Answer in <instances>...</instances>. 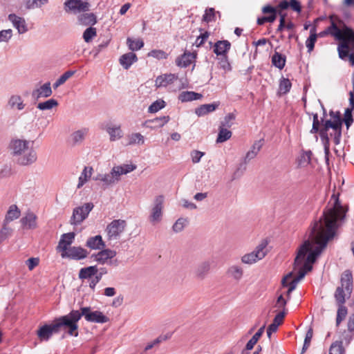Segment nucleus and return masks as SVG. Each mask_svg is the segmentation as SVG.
I'll return each mask as SVG.
<instances>
[{
  "instance_id": "f257e3e1",
  "label": "nucleus",
  "mask_w": 354,
  "mask_h": 354,
  "mask_svg": "<svg viewBox=\"0 0 354 354\" xmlns=\"http://www.w3.org/2000/svg\"><path fill=\"white\" fill-rule=\"evenodd\" d=\"M346 216V210L338 198H335L332 205H328L324 210L319 220L315 223L310 233L312 240L317 245L313 248V243L305 241L298 248L294 261V270L299 268L298 275L290 283L287 281L292 277V272H289L281 281L283 286H288L287 296L290 297L291 292L296 288L299 281L308 272L313 269L312 264L316 261L329 241L337 234Z\"/></svg>"
},
{
  "instance_id": "f03ea898",
  "label": "nucleus",
  "mask_w": 354,
  "mask_h": 354,
  "mask_svg": "<svg viewBox=\"0 0 354 354\" xmlns=\"http://www.w3.org/2000/svg\"><path fill=\"white\" fill-rule=\"evenodd\" d=\"M11 154L16 157L17 162L23 166L33 164L37 159V153L30 147V141L12 139L9 144Z\"/></svg>"
},
{
  "instance_id": "7ed1b4c3",
  "label": "nucleus",
  "mask_w": 354,
  "mask_h": 354,
  "mask_svg": "<svg viewBox=\"0 0 354 354\" xmlns=\"http://www.w3.org/2000/svg\"><path fill=\"white\" fill-rule=\"evenodd\" d=\"M81 319L79 310H71L68 315L61 316L53 320L54 328L59 333L62 328H68V334L71 336H78L77 322Z\"/></svg>"
},
{
  "instance_id": "20e7f679",
  "label": "nucleus",
  "mask_w": 354,
  "mask_h": 354,
  "mask_svg": "<svg viewBox=\"0 0 354 354\" xmlns=\"http://www.w3.org/2000/svg\"><path fill=\"white\" fill-rule=\"evenodd\" d=\"M136 168V165L128 164L115 166L112 168L110 173L104 174H100L93 179L102 182L105 187H109L117 183L120 180L122 175L130 173L135 170Z\"/></svg>"
},
{
  "instance_id": "39448f33",
  "label": "nucleus",
  "mask_w": 354,
  "mask_h": 354,
  "mask_svg": "<svg viewBox=\"0 0 354 354\" xmlns=\"http://www.w3.org/2000/svg\"><path fill=\"white\" fill-rule=\"evenodd\" d=\"M127 226V221L123 219H114L109 223L105 229L107 240L118 241L124 234Z\"/></svg>"
},
{
  "instance_id": "423d86ee",
  "label": "nucleus",
  "mask_w": 354,
  "mask_h": 354,
  "mask_svg": "<svg viewBox=\"0 0 354 354\" xmlns=\"http://www.w3.org/2000/svg\"><path fill=\"white\" fill-rule=\"evenodd\" d=\"M94 205L92 203H84L73 209L70 223L73 225H80L88 216Z\"/></svg>"
},
{
  "instance_id": "0eeeda50",
  "label": "nucleus",
  "mask_w": 354,
  "mask_h": 354,
  "mask_svg": "<svg viewBox=\"0 0 354 354\" xmlns=\"http://www.w3.org/2000/svg\"><path fill=\"white\" fill-rule=\"evenodd\" d=\"M116 254L115 250L103 248L100 252L92 254L91 258L100 265L117 266V260H112Z\"/></svg>"
},
{
  "instance_id": "6e6552de",
  "label": "nucleus",
  "mask_w": 354,
  "mask_h": 354,
  "mask_svg": "<svg viewBox=\"0 0 354 354\" xmlns=\"http://www.w3.org/2000/svg\"><path fill=\"white\" fill-rule=\"evenodd\" d=\"M80 315H81V317L84 316L85 319L90 322L104 324L109 321V318L102 312L98 310L92 312L89 307L82 308Z\"/></svg>"
},
{
  "instance_id": "1a4fd4ad",
  "label": "nucleus",
  "mask_w": 354,
  "mask_h": 354,
  "mask_svg": "<svg viewBox=\"0 0 354 354\" xmlns=\"http://www.w3.org/2000/svg\"><path fill=\"white\" fill-rule=\"evenodd\" d=\"M163 203L164 197L162 196L156 197L149 216V221L153 225L159 223L162 219Z\"/></svg>"
},
{
  "instance_id": "9d476101",
  "label": "nucleus",
  "mask_w": 354,
  "mask_h": 354,
  "mask_svg": "<svg viewBox=\"0 0 354 354\" xmlns=\"http://www.w3.org/2000/svg\"><path fill=\"white\" fill-rule=\"evenodd\" d=\"M88 255L86 250L82 247H70L67 252H62V258H69L71 259L81 260L85 259Z\"/></svg>"
},
{
  "instance_id": "9b49d317",
  "label": "nucleus",
  "mask_w": 354,
  "mask_h": 354,
  "mask_svg": "<svg viewBox=\"0 0 354 354\" xmlns=\"http://www.w3.org/2000/svg\"><path fill=\"white\" fill-rule=\"evenodd\" d=\"M65 6L74 13L86 12L89 10V3L84 0H67Z\"/></svg>"
},
{
  "instance_id": "f8f14e48",
  "label": "nucleus",
  "mask_w": 354,
  "mask_h": 354,
  "mask_svg": "<svg viewBox=\"0 0 354 354\" xmlns=\"http://www.w3.org/2000/svg\"><path fill=\"white\" fill-rule=\"evenodd\" d=\"M37 216L32 211H27L20 219V223L24 229L34 230L37 227Z\"/></svg>"
},
{
  "instance_id": "ddd939ff",
  "label": "nucleus",
  "mask_w": 354,
  "mask_h": 354,
  "mask_svg": "<svg viewBox=\"0 0 354 354\" xmlns=\"http://www.w3.org/2000/svg\"><path fill=\"white\" fill-rule=\"evenodd\" d=\"M212 262L210 260H205L201 262L194 270V276L197 279L203 280L209 274Z\"/></svg>"
},
{
  "instance_id": "4468645a",
  "label": "nucleus",
  "mask_w": 354,
  "mask_h": 354,
  "mask_svg": "<svg viewBox=\"0 0 354 354\" xmlns=\"http://www.w3.org/2000/svg\"><path fill=\"white\" fill-rule=\"evenodd\" d=\"M53 322L50 324H45L41 326L37 332V335L40 341H48L52 337L53 333H57V329L54 328Z\"/></svg>"
},
{
  "instance_id": "2eb2a0df",
  "label": "nucleus",
  "mask_w": 354,
  "mask_h": 354,
  "mask_svg": "<svg viewBox=\"0 0 354 354\" xmlns=\"http://www.w3.org/2000/svg\"><path fill=\"white\" fill-rule=\"evenodd\" d=\"M8 19L12 22L13 26L17 30L19 34H24L28 31L27 25L23 17H19L15 14H10Z\"/></svg>"
},
{
  "instance_id": "dca6fc26",
  "label": "nucleus",
  "mask_w": 354,
  "mask_h": 354,
  "mask_svg": "<svg viewBox=\"0 0 354 354\" xmlns=\"http://www.w3.org/2000/svg\"><path fill=\"white\" fill-rule=\"evenodd\" d=\"M323 122V127L319 130V136L322 141L324 145V150L326 153H328V145H329V137L328 135V129H333V125L329 121H324V118H322Z\"/></svg>"
},
{
  "instance_id": "f3484780",
  "label": "nucleus",
  "mask_w": 354,
  "mask_h": 354,
  "mask_svg": "<svg viewBox=\"0 0 354 354\" xmlns=\"http://www.w3.org/2000/svg\"><path fill=\"white\" fill-rule=\"evenodd\" d=\"M231 48V43L228 40H218L213 46L214 53L218 57L227 55Z\"/></svg>"
},
{
  "instance_id": "a211bd4d",
  "label": "nucleus",
  "mask_w": 354,
  "mask_h": 354,
  "mask_svg": "<svg viewBox=\"0 0 354 354\" xmlns=\"http://www.w3.org/2000/svg\"><path fill=\"white\" fill-rule=\"evenodd\" d=\"M52 93L53 91L50 87V83L48 82L39 88L35 89L32 93V95L35 99L38 100L41 97H48Z\"/></svg>"
},
{
  "instance_id": "6ab92c4d",
  "label": "nucleus",
  "mask_w": 354,
  "mask_h": 354,
  "mask_svg": "<svg viewBox=\"0 0 354 354\" xmlns=\"http://www.w3.org/2000/svg\"><path fill=\"white\" fill-rule=\"evenodd\" d=\"M86 246L91 250H102L105 248L106 245L101 235L89 237L86 242Z\"/></svg>"
},
{
  "instance_id": "aec40b11",
  "label": "nucleus",
  "mask_w": 354,
  "mask_h": 354,
  "mask_svg": "<svg viewBox=\"0 0 354 354\" xmlns=\"http://www.w3.org/2000/svg\"><path fill=\"white\" fill-rule=\"evenodd\" d=\"M74 239L75 234L73 232L62 234L59 241L57 248L61 250L62 252H67L69 248L68 246L73 243Z\"/></svg>"
},
{
  "instance_id": "412c9836",
  "label": "nucleus",
  "mask_w": 354,
  "mask_h": 354,
  "mask_svg": "<svg viewBox=\"0 0 354 354\" xmlns=\"http://www.w3.org/2000/svg\"><path fill=\"white\" fill-rule=\"evenodd\" d=\"M8 106L11 109H16L18 111L23 110L26 104L24 102V100L21 96L17 94L12 95L8 100Z\"/></svg>"
},
{
  "instance_id": "4be33fe9",
  "label": "nucleus",
  "mask_w": 354,
  "mask_h": 354,
  "mask_svg": "<svg viewBox=\"0 0 354 354\" xmlns=\"http://www.w3.org/2000/svg\"><path fill=\"white\" fill-rule=\"evenodd\" d=\"M268 242L266 239L261 240V241L257 245L254 250L251 252L252 254H254V257L257 258L258 261L263 259L268 253Z\"/></svg>"
},
{
  "instance_id": "5701e85b",
  "label": "nucleus",
  "mask_w": 354,
  "mask_h": 354,
  "mask_svg": "<svg viewBox=\"0 0 354 354\" xmlns=\"http://www.w3.org/2000/svg\"><path fill=\"white\" fill-rule=\"evenodd\" d=\"M353 275L349 270H345L341 277V286L351 294L353 290Z\"/></svg>"
},
{
  "instance_id": "b1692460",
  "label": "nucleus",
  "mask_w": 354,
  "mask_h": 354,
  "mask_svg": "<svg viewBox=\"0 0 354 354\" xmlns=\"http://www.w3.org/2000/svg\"><path fill=\"white\" fill-rule=\"evenodd\" d=\"M138 60L137 56L135 53L130 52L122 55L119 59L120 65L124 69H129L131 66L136 62Z\"/></svg>"
},
{
  "instance_id": "393cba45",
  "label": "nucleus",
  "mask_w": 354,
  "mask_h": 354,
  "mask_svg": "<svg viewBox=\"0 0 354 354\" xmlns=\"http://www.w3.org/2000/svg\"><path fill=\"white\" fill-rule=\"evenodd\" d=\"M176 79L177 76L171 73L160 75L156 79L155 85L156 87H165Z\"/></svg>"
},
{
  "instance_id": "a878e982",
  "label": "nucleus",
  "mask_w": 354,
  "mask_h": 354,
  "mask_svg": "<svg viewBox=\"0 0 354 354\" xmlns=\"http://www.w3.org/2000/svg\"><path fill=\"white\" fill-rule=\"evenodd\" d=\"M195 58V55L189 52H185L183 55L178 57L176 59V64L180 68H186Z\"/></svg>"
},
{
  "instance_id": "bb28decb",
  "label": "nucleus",
  "mask_w": 354,
  "mask_h": 354,
  "mask_svg": "<svg viewBox=\"0 0 354 354\" xmlns=\"http://www.w3.org/2000/svg\"><path fill=\"white\" fill-rule=\"evenodd\" d=\"M20 215L21 211L18 207L16 205H10L3 220L5 225H8L10 222L17 219Z\"/></svg>"
},
{
  "instance_id": "cd10ccee",
  "label": "nucleus",
  "mask_w": 354,
  "mask_h": 354,
  "mask_svg": "<svg viewBox=\"0 0 354 354\" xmlns=\"http://www.w3.org/2000/svg\"><path fill=\"white\" fill-rule=\"evenodd\" d=\"M98 271L97 266H90L80 270L78 277L80 279H87L93 277Z\"/></svg>"
},
{
  "instance_id": "c85d7f7f",
  "label": "nucleus",
  "mask_w": 354,
  "mask_h": 354,
  "mask_svg": "<svg viewBox=\"0 0 354 354\" xmlns=\"http://www.w3.org/2000/svg\"><path fill=\"white\" fill-rule=\"evenodd\" d=\"M218 106L219 102L203 104L201 105L198 108L196 109L195 113L198 116H203L209 113L215 111Z\"/></svg>"
},
{
  "instance_id": "c756f323",
  "label": "nucleus",
  "mask_w": 354,
  "mask_h": 354,
  "mask_svg": "<svg viewBox=\"0 0 354 354\" xmlns=\"http://www.w3.org/2000/svg\"><path fill=\"white\" fill-rule=\"evenodd\" d=\"M227 274L236 281H240L243 275V270L241 266L232 265L227 270Z\"/></svg>"
},
{
  "instance_id": "7c9ffc66",
  "label": "nucleus",
  "mask_w": 354,
  "mask_h": 354,
  "mask_svg": "<svg viewBox=\"0 0 354 354\" xmlns=\"http://www.w3.org/2000/svg\"><path fill=\"white\" fill-rule=\"evenodd\" d=\"M202 97L203 95L201 93H195L194 91H183L180 93L178 100L182 102H185L200 100Z\"/></svg>"
},
{
  "instance_id": "2f4dec72",
  "label": "nucleus",
  "mask_w": 354,
  "mask_h": 354,
  "mask_svg": "<svg viewBox=\"0 0 354 354\" xmlns=\"http://www.w3.org/2000/svg\"><path fill=\"white\" fill-rule=\"evenodd\" d=\"M93 172V168L88 167H84L82 170L79 178L78 183L77 185V189H80L83 185L88 181L91 178Z\"/></svg>"
},
{
  "instance_id": "473e14b6",
  "label": "nucleus",
  "mask_w": 354,
  "mask_h": 354,
  "mask_svg": "<svg viewBox=\"0 0 354 354\" xmlns=\"http://www.w3.org/2000/svg\"><path fill=\"white\" fill-rule=\"evenodd\" d=\"M106 131L110 136L111 141H115L122 137L120 126H106Z\"/></svg>"
},
{
  "instance_id": "72a5a7b5",
  "label": "nucleus",
  "mask_w": 354,
  "mask_h": 354,
  "mask_svg": "<svg viewBox=\"0 0 354 354\" xmlns=\"http://www.w3.org/2000/svg\"><path fill=\"white\" fill-rule=\"evenodd\" d=\"M170 118L169 116H162L156 118L153 120H149L146 122L148 127L151 128H160L162 127L165 124H166Z\"/></svg>"
},
{
  "instance_id": "f704fd0d",
  "label": "nucleus",
  "mask_w": 354,
  "mask_h": 354,
  "mask_svg": "<svg viewBox=\"0 0 354 354\" xmlns=\"http://www.w3.org/2000/svg\"><path fill=\"white\" fill-rule=\"evenodd\" d=\"M261 11L264 14H270V15L266 16L267 22L273 23L276 20L278 12L275 8L270 5H266L262 8Z\"/></svg>"
},
{
  "instance_id": "c9c22d12",
  "label": "nucleus",
  "mask_w": 354,
  "mask_h": 354,
  "mask_svg": "<svg viewBox=\"0 0 354 354\" xmlns=\"http://www.w3.org/2000/svg\"><path fill=\"white\" fill-rule=\"evenodd\" d=\"M286 61V56L278 52H275L272 57V64L279 69H283L284 68Z\"/></svg>"
},
{
  "instance_id": "e433bc0d",
  "label": "nucleus",
  "mask_w": 354,
  "mask_h": 354,
  "mask_svg": "<svg viewBox=\"0 0 354 354\" xmlns=\"http://www.w3.org/2000/svg\"><path fill=\"white\" fill-rule=\"evenodd\" d=\"M329 115L333 120H326V121H329L332 125H333L334 127H333V129H337L342 127L343 120L339 111H333L331 110L329 112Z\"/></svg>"
},
{
  "instance_id": "4c0bfd02",
  "label": "nucleus",
  "mask_w": 354,
  "mask_h": 354,
  "mask_svg": "<svg viewBox=\"0 0 354 354\" xmlns=\"http://www.w3.org/2000/svg\"><path fill=\"white\" fill-rule=\"evenodd\" d=\"M88 133V128H82L73 132L71 135V139L74 144L81 143Z\"/></svg>"
},
{
  "instance_id": "58836bf2",
  "label": "nucleus",
  "mask_w": 354,
  "mask_h": 354,
  "mask_svg": "<svg viewBox=\"0 0 354 354\" xmlns=\"http://www.w3.org/2000/svg\"><path fill=\"white\" fill-rule=\"evenodd\" d=\"M108 273V270L106 268H100L97 274H95V277L92 279L89 282V288L94 290L96 285L100 281L103 275H105Z\"/></svg>"
},
{
  "instance_id": "ea45409f",
  "label": "nucleus",
  "mask_w": 354,
  "mask_h": 354,
  "mask_svg": "<svg viewBox=\"0 0 354 354\" xmlns=\"http://www.w3.org/2000/svg\"><path fill=\"white\" fill-rule=\"evenodd\" d=\"M263 145L261 140H258L254 143V145L252 146L251 149L248 151V153L245 155V160H248L250 161V160L254 158L260 149H261Z\"/></svg>"
},
{
  "instance_id": "a19ab883",
  "label": "nucleus",
  "mask_w": 354,
  "mask_h": 354,
  "mask_svg": "<svg viewBox=\"0 0 354 354\" xmlns=\"http://www.w3.org/2000/svg\"><path fill=\"white\" fill-rule=\"evenodd\" d=\"M317 34L315 27H313L310 30V36L306 41V46L308 48V52L310 53L315 47V44L317 40Z\"/></svg>"
},
{
  "instance_id": "79ce46f5",
  "label": "nucleus",
  "mask_w": 354,
  "mask_h": 354,
  "mask_svg": "<svg viewBox=\"0 0 354 354\" xmlns=\"http://www.w3.org/2000/svg\"><path fill=\"white\" fill-rule=\"evenodd\" d=\"M265 325L262 326L258 331L252 336V337L246 344L245 348L248 351L252 350L259 339L264 332Z\"/></svg>"
},
{
  "instance_id": "37998d69",
  "label": "nucleus",
  "mask_w": 354,
  "mask_h": 354,
  "mask_svg": "<svg viewBox=\"0 0 354 354\" xmlns=\"http://www.w3.org/2000/svg\"><path fill=\"white\" fill-rule=\"evenodd\" d=\"M79 21L84 25H94L97 21L96 17L93 13L82 14L79 17Z\"/></svg>"
},
{
  "instance_id": "c03bdc74",
  "label": "nucleus",
  "mask_w": 354,
  "mask_h": 354,
  "mask_svg": "<svg viewBox=\"0 0 354 354\" xmlns=\"http://www.w3.org/2000/svg\"><path fill=\"white\" fill-rule=\"evenodd\" d=\"M58 106V102L55 99H49L45 102H39L37 104V109L41 111L50 110L54 107Z\"/></svg>"
},
{
  "instance_id": "a18cd8bd",
  "label": "nucleus",
  "mask_w": 354,
  "mask_h": 354,
  "mask_svg": "<svg viewBox=\"0 0 354 354\" xmlns=\"http://www.w3.org/2000/svg\"><path fill=\"white\" fill-rule=\"evenodd\" d=\"M232 136V132L224 128L223 127H220L219 131L218 133V137L216 138L217 143H222L227 140H229Z\"/></svg>"
},
{
  "instance_id": "49530a36",
  "label": "nucleus",
  "mask_w": 354,
  "mask_h": 354,
  "mask_svg": "<svg viewBox=\"0 0 354 354\" xmlns=\"http://www.w3.org/2000/svg\"><path fill=\"white\" fill-rule=\"evenodd\" d=\"M129 142L128 144L129 145H143L145 142L144 136L140 133H134L129 136Z\"/></svg>"
},
{
  "instance_id": "de8ad7c7",
  "label": "nucleus",
  "mask_w": 354,
  "mask_h": 354,
  "mask_svg": "<svg viewBox=\"0 0 354 354\" xmlns=\"http://www.w3.org/2000/svg\"><path fill=\"white\" fill-rule=\"evenodd\" d=\"M127 44L129 48L133 51L138 50L144 46V42L142 39H133L130 37L127 38Z\"/></svg>"
},
{
  "instance_id": "09e8293b",
  "label": "nucleus",
  "mask_w": 354,
  "mask_h": 354,
  "mask_svg": "<svg viewBox=\"0 0 354 354\" xmlns=\"http://www.w3.org/2000/svg\"><path fill=\"white\" fill-rule=\"evenodd\" d=\"M344 348L341 341L333 342L329 349V354H344Z\"/></svg>"
},
{
  "instance_id": "8fccbe9b",
  "label": "nucleus",
  "mask_w": 354,
  "mask_h": 354,
  "mask_svg": "<svg viewBox=\"0 0 354 354\" xmlns=\"http://www.w3.org/2000/svg\"><path fill=\"white\" fill-rule=\"evenodd\" d=\"M166 105L163 100L159 99L153 102L148 108V112L154 113L163 109Z\"/></svg>"
},
{
  "instance_id": "3c124183",
  "label": "nucleus",
  "mask_w": 354,
  "mask_h": 354,
  "mask_svg": "<svg viewBox=\"0 0 354 354\" xmlns=\"http://www.w3.org/2000/svg\"><path fill=\"white\" fill-rule=\"evenodd\" d=\"M48 2V0H27L26 7L28 9L40 8Z\"/></svg>"
},
{
  "instance_id": "603ef678",
  "label": "nucleus",
  "mask_w": 354,
  "mask_h": 354,
  "mask_svg": "<svg viewBox=\"0 0 354 354\" xmlns=\"http://www.w3.org/2000/svg\"><path fill=\"white\" fill-rule=\"evenodd\" d=\"M279 87V91L282 94H286L290 91V90L292 87V84H291L290 81L289 80V79L282 77L280 80Z\"/></svg>"
},
{
  "instance_id": "864d4df0",
  "label": "nucleus",
  "mask_w": 354,
  "mask_h": 354,
  "mask_svg": "<svg viewBox=\"0 0 354 354\" xmlns=\"http://www.w3.org/2000/svg\"><path fill=\"white\" fill-rule=\"evenodd\" d=\"M218 57V64L220 68L224 70L225 72H230L232 71V66L230 63L227 55L219 56Z\"/></svg>"
},
{
  "instance_id": "5fc2aeb1",
  "label": "nucleus",
  "mask_w": 354,
  "mask_h": 354,
  "mask_svg": "<svg viewBox=\"0 0 354 354\" xmlns=\"http://www.w3.org/2000/svg\"><path fill=\"white\" fill-rule=\"evenodd\" d=\"M97 35L96 28L92 26L87 28L83 33V39L85 42H90Z\"/></svg>"
},
{
  "instance_id": "6e6d98bb",
  "label": "nucleus",
  "mask_w": 354,
  "mask_h": 354,
  "mask_svg": "<svg viewBox=\"0 0 354 354\" xmlns=\"http://www.w3.org/2000/svg\"><path fill=\"white\" fill-rule=\"evenodd\" d=\"M344 287H337L335 292V298L338 305H343L345 303Z\"/></svg>"
},
{
  "instance_id": "4d7b16f0",
  "label": "nucleus",
  "mask_w": 354,
  "mask_h": 354,
  "mask_svg": "<svg viewBox=\"0 0 354 354\" xmlns=\"http://www.w3.org/2000/svg\"><path fill=\"white\" fill-rule=\"evenodd\" d=\"M187 223V220L184 218H178L173 225V231L176 233L181 232Z\"/></svg>"
},
{
  "instance_id": "13d9d810",
  "label": "nucleus",
  "mask_w": 354,
  "mask_h": 354,
  "mask_svg": "<svg viewBox=\"0 0 354 354\" xmlns=\"http://www.w3.org/2000/svg\"><path fill=\"white\" fill-rule=\"evenodd\" d=\"M328 30L330 32V35L334 36L337 39L343 38V30H340L334 22L332 23Z\"/></svg>"
},
{
  "instance_id": "bf43d9fd",
  "label": "nucleus",
  "mask_w": 354,
  "mask_h": 354,
  "mask_svg": "<svg viewBox=\"0 0 354 354\" xmlns=\"http://www.w3.org/2000/svg\"><path fill=\"white\" fill-rule=\"evenodd\" d=\"M347 308L343 305H339V308L337 313L336 317V325L339 326L343 319L346 317L347 315Z\"/></svg>"
},
{
  "instance_id": "052dcab7",
  "label": "nucleus",
  "mask_w": 354,
  "mask_h": 354,
  "mask_svg": "<svg viewBox=\"0 0 354 354\" xmlns=\"http://www.w3.org/2000/svg\"><path fill=\"white\" fill-rule=\"evenodd\" d=\"M248 162V160L244 158V160L239 165L236 170L234 173V178H239L243 174L246 170Z\"/></svg>"
},
{
  "instance_id": "680f3d73",
  "label": "nucleus",
  "mask_w": 354,
  "mask_h": 354,
  "mask_svg": "<svg viewBox=\"0 0 354 354\" xmlns=\"http://www.w3.org/2000/svg\"><path fill=\"white\" fill-rule=\"evenodd\" d=\"M167 53L162 50H153L148 53V56L153 57L158 59H167Z\"/></svg>"
},
{
  "instance_id": "e2e57ef3",
  "label": "nucleus",
  "mask_w": 354,
  "mask_h": 354,
  "mask_svg": "<svg viewBox=\"0 0 354 354\" xmlns=\"http://www.w3.org/2000/svg\"><path fill=\"white\" fill-rule=\"evenodd\" d=\"M257 261L258 260L254 257V254H252V252L247 253L241 257V262L245 264L251 265Z\"/></svg>"
},
{
  "instance_id": "0e129e2a",
  "label": "nucleus",
  "mask_w": 354,
  "mask_h": 354,
  "mask_svg": "<svg viewBox=\"0 0 354 354\" xmlns=\"http://www.w3.org/2000/svg\"><path fill=\"white\" fill-rule=\"evenodd\" d=\"M215 11L214 8H208L205 11V14L203 16V21L206 22H210L215 20Z\"/></svg>"
},
{
  "instance_id": "69168bd1",
  "label": "nucleus",
  "mask_w": 354,
  "mask_h": 354,
  "mask_svg": "<svg viewBox=\"0 0 354 354\" xmlns=\"http://www.w3.org/2000/svg\"><path fill=\"white\" fill-rule=\"evenodd\" d=\"M12 36V30L11 29L3 30L0 31V42L8 41Z\"/></svg>"
},
{
  "instance_id": "338daca9",
  "label": "nucleus",
  "mask_w": 354,
  "mask_h": 354,
  "mask_svg": "<svg viewBox=\"0 0 354 354\" xmlns=\"http://www.w3.org/2000/svg\"><path fill=\"white\" fill-rule=\"evenodd\" d=\"M344 122L346 126L347 129H348L352 122H353L352 111H351L350 109L345 110Z\"/></svg>"
},
{
  "instance_id": "774afa93",
  "label": "nucleus",
  "mask_w": 354,
  "mask_h": 354,
  "mask_svg": "<svg viewBox=\"0 0 354 354\" xmlns=\"http://www.w3.org/2000/svg\"><path fill=\"white\" fill-rule=\"evenodd\" d=\"M342 32L346 39L354 44V31L352 29L345 27Z\"/></svg>"
}]
</instances>
